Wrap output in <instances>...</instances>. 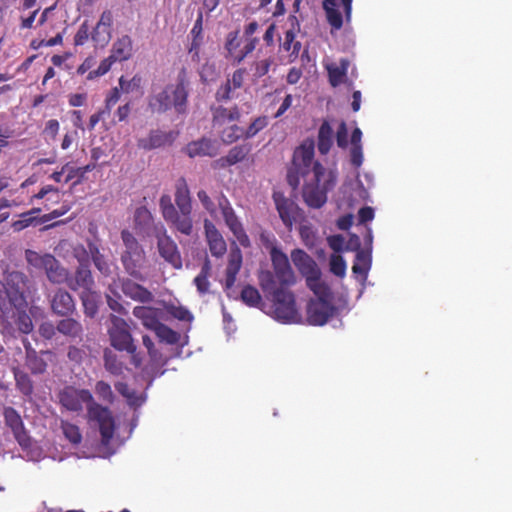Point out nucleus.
Returning a JSON list of instances; mask_svg holds the SVG:
<instances>
[{"label": "nucleus", "mask_w": 512, "mask_h": 512, "mask_svg": "<svg viewBox=\"0 0 512 512\" xmlns=\"http://www.w3.org/2000/svg\"><path fill=\"white\" fill-rule=\"evenodd\" d=\"M111 36H112L111 31H105V30H103V28L99 27L98 25H96L92 31V40L97 45H101V46L107 45V43L111 39Z\"/></svg>", "instance_id": "56"}, {"label": "nucleus", "mask_w": 512, "mask_h": 512, "mask_svg": "<svg viewBox=\"0 0 512 512\" xmlns=\"http://www.w3.org/2000/svg\"><path fill=\"white\" fill-rule=\"evenodd\" d=\"M118 282L126 297L140 301V303H150V301H153L151 291L145 288V286L135 283L129 278L119 279Z\"/></svg>", "instance_id": "25"}, {"label": "nucleus", "mask_w": 512, "mask_h": 512, "mask_svg": "<svg viewBox=\"0 0 512 512\" xmlns=\"http://www.w3.org/2000/svg\"><path fill=\"white\" fill-rule=\"evenodd\" d=\"M169 313L171 316H173L176 319L184 320V321H191L193 320V315L189 310L184 308V306H175L172 305L169 308Z\"/></svg>", "instance_id": "61"}, {"label": "nucleus", "mask_w": 512, "mask_h": 512, "mask_svg": "<svg viewBox=\"0 0 512 512\" xmlns=\"http://www.w3.org/2000/svg\"><path fill=\"white\" fill-rule=\"evenodd\" d=\"M2 416L6 427L13 433L14 439L19 445L22 447L28 446L31 439L19 412L12 406H5L2 411Z\"/></svg>", "instance_id": "17"}, {"label": "nucleus", "mask_w": 512, "mask_h": 512, "mask_svg": "<svg viewBox=\"0 0 512 512\" xmlns=\"http://www.w3.org/2000/svg\"><path fill=\"white\" fill-rule=\"evenodd\" d=\"M239 42V31L230 32L226 36L225 48L227 57H230L235 62V55L239 54L238 47Z\"/></svg>", "instance_id": "46"}, {"label": "nucleus", "mask_w": 512, "mask_h": 512, "mask_svg": "<svg viewBox=\"0 0 512 512\" xmlns=\"http://www.w3.org/2000/svg\"><path fill=\"white\" fill-rule=\"evenodd\" d=\"M61 428L66 439L74 445H78L83 439L82 433L77 425L71 424L68 421H62Z\"/></svg>", "instance_id": "44"}, {"label": "nucleus", "mask_w": 512, "mask_h": 512, "mask_svg": "<svg viewBox=\"0 0 512 512\" xmlns=\"http://www.w3.org/2000/svg\"><path fill=\"white\" fill-rule=\"evenodd\" d=\"M333 129L328 121H323L318 131V150L321 155H326L331 150L333 144Z\"/></svg>", "instance_id": "33"}, {"label": "nucleus", "mask_w": 512, "mask_h": 512, "mask_svg": "<svg viewBox=\"0 0 512 512\" xmlns=\"http://www.w3.org/2000/svg\"><path fill=\"white\" fill-rule=\"evenodd\" d=\"M89 40V25L87 22H82L79 26L75 36H74V45L83 46L85 42Z\"/></svg>", "instance_id": "59"}, {"label": "nucleus", "mask_w": 512, "mask_h": 512, "mask_svg": "<svg viewBox=\"0 0 512 512\" xmlns=\"http://www.w3.org/2000/svg\"><path fill=\"white\" fill-rule=\"evenodd\" d=\"M273 59L267 58L256 61L254 64V76L263 77L268 74L270 67L272 66Z\"/></svg>", "instance_id": "63"}, {"label": "nucleus", "mask_w": 512, "mask_h": 512, "mask_svg": "<svg viewBox=\"0 0 512 512\" xmlns=\"http://www.w3.org/2000/svg\"><path fill=\"white\" fill-rule=\"evenodd\" d=\"M187 69L181 68L176 79L175 85H168L159 93L152 95L148 105L155 113H165L171 107H174L177 113L183 114L187 109Z\"/></svg>", "instance_id": "4"}, {"label": "nucleus", "mask_w": 512, "mask_h": 512, "mask_svg": "<svg viewBox=\"0 0 512 512\" xmlns=\"http://www.w3.org/2000/svg\"><path fill=\"white\" fill-rule=\"evenodd\" d=\"M185 150L189 157H214L218 154V146L216 141L207 139V137H202L200 140L188 143Z\"/></svg>", "instance_id": "27"}, {"label": "nucleus", "mask_w": 512, "mask_h": 512, "mask_svg": "<svg viewBox=\"0 0 512 512\" xmlns=\"http://www.w3.org/2000/svg\"><path fill=\"white\" fill-rule=\"evenodd\" d=\"M242 136H245V130L238 126V124H232L229 127H226L221 132V138L224 143L230 144Z\"/></svg>", "instance_id": "45"}, {"label": "nucleus", "mask_w": 512, "mask_h": 512, "mask_svg": "<svg viewBox=\"0 0 512 512\" xmlns=\"http://www.w3.org/2000/svg\"><path fill=\"white\" fill-rule=\"evenodd\" d=\"M154 217L149 209L141 206L134 211V228L138 232L147 233L152 227L155 228Z\"/></svg>", "instance_id": "32"}, {"label": "nucleus", "mask_w": 512, "mask_h": 512, "mask_svg": "<svg viewBox=\"0 0 512 512\" xmlns=\"http://www.w3.org/2000/svg\"><path fill=\"white\" fill-rule=\"evenodd\" d=\"M134 317L141 320L147 329L156 331L159 324V310L151 306H135L133 310Z\"/></svg>", "instance_id": "29"}, {"label": "nucleus", "mask_w": 512, "mask_h": 512, "mask_svg": "<svg viewBox=\"0 0 512 512\" xmlns=\"http://www.w3.org/2000/svg\"><path fill=\"white\" fill-rule=\"evenodd\" d=\"M291 260L300 274L305 277L306 283L310 290L318 292L323 289L321 281V271L315 259L310 257L306 251L302 249H294L290 253Z\"/></svg>", "instance_id": "10"}, {"label": "nucleus", "mask_w": 512, "mask_h": 512, "mask_svg": "<svg viewBox=\"0 0 512 512\" xmlns=\"http://www.w3.org/2000/svg\"><path fill=\"white\" fill-rule=\"evenodd\" d=\"M218 206L221 209V214L224 218L226 225L232 231L234 236L243 246H249L251 244L250 238L246 234L242 222L236 215L230 201L227 196L221 194L218 197Z\"/></svg>", "instance_id": "16"}, {"label": "nucleus", "mask_w": 512, "mask_h": 512, "mask_svg": "<svg viewBox=\"0 0 512 512\" xmlns=\"http://www.w3.org/2000/svg\"><path fill=\"white\" fill-rule=\"evenodd\" d=\"M94 285L95 281L89 264L78 265L73 276L69 275L68 287L70 290L82 289L83 292H86L92 290Z\"/></svg>", "instance_id": "23"}, {"label": "nucleus", "mask_w": 512, "mask_h": 512, "mask_svg": "<svg viewBox=\"0 0 512 512\" xmlns=\"http://www.w3.org/2000/svg\"><path fill=\"white\" fill-rule=\"evenodd\" d=\"M59 402L62 407L70 412L83 411V405L87 406L89 401L92 400V393L86 388H77L72 385H67L60 389L57 394Z\"/></svg>", "instance_id": "15"}, {"label": "nucleus", "mask_w": 512, "mask_h": 512, "mask_svg": "<svg viewBox=\"0 0 512 512\" xmlns=\"http://www.w3.org/2000/svg\"><path fill=\"white\" fill-rule=\"evenodd\" d=\"M109 322L110 325L107 328V334L111 346L117 351L130 354L131 363L135 367L141 366L142 358L137 352V345L127 320L111 313Z\"/></svg>", "instance_id": "5"}, {"label": "nucleus", "mask_w": 512, "mask_h": 512, "mask_svg": "<svg viewBox=\"0 0 512 512\" xmlns=\"http://www.w3.org/2000/svg\"><path fill=\"white\" fill-rule=\"evenodd\" d=\"M270 257L273 265L274 282L278 286H291L295 283V275L291 269L288 256L277 248L272 246L270 249Z\"/></svg>", "instance_id": "13"}, {"label": "nucleus", "mask_w": 512, "mask_h": 512, "mask_svg": "<svg viewBox=\"0 0 512 512\" xmlns=\"http://www.w3.org/2000/svg\"><path fill=\"white\" fill-rule=\"evenodd\" d=\"M38 332L42 338L50 340L54 338L57 332L56 325L51 322H44L39 326Z\"/></svg>", "instance_id": "64"}, {"label": "nucleus", "mask_w": 512, "mask_h": 512, "mask_svg": "<svg viewBox=\"0 0 512 512\" xmlns=\"http://www.w3.org/2000/svg\"><path fill=\"white\" fill-rule=\"evenodd\" d=\"M286 178L292 189H297L303 179L302 200L312 209L324 207L329 192L337 184L335 169L326 168L315 160V141L312 139L295 148Z\"/></svg>", "instance_id": "1"}, {"label": "nucleus", "mask_w": 512, "mask_h": 512, "mask_svg": "<svg viewBox=\"0 0 512 512\" xmlns=\"http://www.w3.org/2000/svg\"><path fill=\"white\" fill-rule=\"evenodd\" d=\"M288 23L290 27L284 32V39L280 42V49L285 52H289L288 55V63L296 61L302 44L300 41L296 40L297 32L300 31V24L296 16H292V14L288 17Z\"/></svg>", "instance_id": "19"}, {"label": "nucleus", "mask_w": 512, "mask_h": 512, "mask_svg": "<svg viewBox=\"0 0 512 512\" xmlns=\"http://www.w3.org/2000/svg\"><path fill=\"white\" fill-rule=\"evenodd\" d=\"M336 143L340 148L348 147V128L344 121L340 123L336 130Z\"/></svg>", "instance_id": "60"}, {"label": "nucleus", "mask_w": 512, "mask_h": 512, "mask_svg": "<svg viewBox=\"0 0 512 512\" xmlns=\"http://www.w3.org/2000/svg\"><path fill=\"white\" fill-rule=\"evenodd\" d=\"M93 264L95 268L99 270L101 275L106 277L112 275V264L108 262L103 254H100L98 257H96Z\"/></svg>", "instance_id": "57"}, {"label": "nucleus", "mask_w": 512, "mask_h": 512, "mask_svg": "<svg viewBox=\"0 0 512 512\" xmlns=\"http://www.w3.org/2000/svg\"><path fill=\"white\" fill-rule=\"evenodd\" d=\"M330 270L331 272L338 276L343 277L346 272V262L341 255H331L330 256Z\"/></svg>", "instance_id": "53"}, {"label": "nucleus", "mask_w": 512, "mask_h": 512, "mask_svg": "<svg viewBox=\"0 0 512 512\" xmlns=\"http://www.w3.org/2000/svg\"><path fill=\"white\" fill-rule=\"evenodd\" d=\"M94 392L98 398L106 403H113L115 396L112 390V386L107 381L99 380L94 386Z\"/></svg>", "instance_id": "43"}, {"label": "nucleus", "mask_w": 512, "mask_h": 512, "mask_svg": "<svg viewBox=\"0 0 512 512\" xmlns=\"http://www.w3.org/2000/svg\"><path fill=\"white\" fill-rule=\"evenodd\" d=\"M213 114V123L215 125H222L227 122L237 121L240 118V112L237 106L232 108L226 107H213L211 108Z\"/></svg>", "instance_id": "34"}, {"label": "nucleus", "mask_w": 512, "mask_h": 512, "mask_svg": "<svg viewBox=\"0 0 512 512\" xmlns=\"http://www.w3.org/2000/svg\"><path fill=\"white\" fill-rule=\"evenodd\" d=\"M116 61L114 58H112V53L107 56L105 59L100 61L98 68L94 69L93 71L88 72L87 74V80H94L95 77L102 76L107 74L110 69L112 68L113 63Z\"/></svg>", "instance_id": "47"}, {"label": "nucleus", "mask_w": 512, "mask_h": 512, "mask_svg": "<svg viewBox=\"0 0 512 512\" xmlns=\"http://www.w3.org/2000/svg\"><path fill=\"white\" fill-rule=\"evenodd\" d=\"M245 43L242 46L241 50L238 51V54L235 55V62L240 63L243 61L244 57L248 54H251L254 49L257 47L259 39L257 38H245Z\"/></svg>", "instance_id": "54"}, {"label": "nucleus", "mask_w": 512, "mask_h": 512, "mask_svg": "<svg viewBox=\"0 0 512 512\" xmlns=\"http://www.w3.org/2000/svg\"><path fill=\"white\" fill-rule=\"evenodd\" d=\"M204 231L211 255L217 258L224 256L227 251V243L215 224L210 220H205Z\"/></svg>", "instance_id": "21"}, {"label": "nucleus", "mask_w": 512, "mask_h": 512, "mask_svg": "<svg viewBox=\"0 0 512 512\" xmlns=\"http://www.w3.org/2000/svg\"><path fill=\"white\" fill-rule=\"evenodd\" d=\"M155 237L157 238L159 255L171 264L174 269H181L182 258L180 251L175 241L168 235L165 225L160 223L158 227H155Z\"/></svg>", "instance_id": "14"}, {"label": "nucleus", "mask_w": 512, "mask_h": 512, "mask_svg": "<svg viewBox=\"0 0 512 512\" xmlns=\"http://www.w3.org/2000/svg\"><path fill=\"white\" fill-rule=\"evenodd\" d=\"M348 69L349 61L346 58L340 59L338 64H331L327 66L329 82L332 87L342 85L346 80Z\"/></svg>", "instance_id": "31"}, {"label": "nucleus", "mask_w": 512, "mask_h": 512, "mask_svg": "<svg viewBox=\"0 0 512 512\" xmlns=\"http://www.w3.org/2000/svg\"><path fill=\"white\" fill-rule=\"evenodd\" d=\"M111 54L117 62L127 61L133 54V40L127 34L115 40L111 46Z\"/></svg>", "instance_id": "28"}, {"label": "nucleus", "mask_w": 512, "mask_h": 512, "mask_svg": "<svg viewBox=\"0 0 512 512\" xmlns=\"http://www.w3.org/2000/svg\"><path fill=\"white\" fill-rule=\"evenodd\" d=\"M121 89L119 87H113L108 92L105 99V110L106 113L109 114L112 107L116 105V103L120 100L121 97Z\"/></svg>", "instance_id": "58"}, {"label": "nucleus", "mask_w": 512, "mask_h": 512, "mask_svg": "<svg viewBox=\"0 0 512 512\" xmlns=\"http://www.w3.org/2000/svg\"><path fill=\"white\" fill-rule=\"evenodd\" d=\"M25 258L31 266L36 269H43L50 282L54 284L68 285L69 271L61 265L55 256L50 254H38L37 251L26 250Z\"/></svg>", "instance_id": "9"}, {"label": "nucleus", "mask_w": 512, "mask_h": 512, "mask_svg": "<svg viewBox=\"0 0 512 512\" xmlns=\"http://www.w3.org/2000/svg\"><path fill=\"white\" fill-rule=\"evenodd\" d=\"M103 359L106 371L113 375L123 374L125 366L122 360L119 359L117 353L111 349H106L103 354Z\"/></svg>", "instance_id": "37"}, {"label": "nucleus", "mask_w": 512, "mask_h": 512, "mask_svg": "<svg viewBox=\"0 0 512 512\" xmlns=\"http://www.w3.org/2000/svg\"><path fill=\"white\" fill-rule=\"evenodd\" d=\"M259 283L272 302L271 316L280 323H293L299 317L296 299L289 286H278L271 271L262 272Z\"/></svg>", "instance_id": "3"}, {"label": "nucleus", "mask_w": 512, "mask_h": 512, "mask_svg": "<svg viewBox=\"0 0 512 512\" xmlns=\"http://www.w3.org/2000/svg\"><path fill=\"white\" fill-rule=\"evenodd\" d=\"M82 306L84 315L89 318H95L98 313V302L96 294L92 290L82 292L81 294Z\"/></svg>", "instance_id": "40"}, {"label": "nucleus", "mask_w": 512, "mask_h": 512, "mask_svg": "<svg viewBox=\"0 0 512 512\" xmlns=\"http://www.w3.org/2000/svg\"><path fill=\"white\" fill-rule=\"evenodd\" d=\"M269 124V119L267 116H258L255 120L251 122V124L244 130V137L251 138L259 131L263 130Z\"/></svg>", "instance_id": "49"}, {"label": "nucleus", "mask_w": 512, "mask_h": 512, "mask_svg": "<svg viewBox=\"0 0 512 512\" xmlns=\"http://www.w3.org/2000/svg\"><path fill=\"white\" fill-rule=\"evenodd\" d=\"M242 302L251 307H260L263 304V298L255 286L245 285L240 293Z\"/></svg>", "instance_id": "38"}, {"label": "nucleus", "mask_w": 512, "mask_h": 512, "mask_svg": "<svg viewBox=\"0 0 512 512\" xmlns=\"http://www.w3.org/2000/svg\"><path fill=\"white\" fill-rule=\"evenodd\" d=\"M232 91L233 87L231 86V82L226 80L225 83L216 90V101L221 102L232 99Z\"/></svg>", "instance_id": "62"}, {"label": "nucleus", "mask_w": 512, "mask_h": 512, "mask_svg": "<svg viewBox=\"0 0 512 512\" xmlns=\"http://www.w3.org/2000/svg\"><path fill=\"white\" fill-rule=\"evenodd\" d=\"M87 417L89 421L97 423L101 442L103 445H108L115 433V420L111 409L99 404L92 396V400L87 404Z\"/></svg>", "instance_id": "12"}, {"label": "nucleus", "mask_w": 512, "mask_h": 512, "mask_svg": "<svg viewBox=\"0 0 512 512\" xmlns=\"http://www.w3.org/2000/svg\"><path fill=\"white\" fill-rule=\"evenodd\" d=\"M155 333L161 341H164V343L170 345L177 344L181 338L180 333L170 329L169 326L161 322H159Z\"/></svg>", "instance_id": "42"}, {"label": "nucleus", "mask_w": 512, "mask_h": 512, "mask_svg": "<svg viewBox=\"0 0 512 512\" xmlns=\"http://www.w3.org/2000/svg\"><path fill=\"white\" fill-rule=\"evenodd\" d=\"M243 256L238 246L231 249L226 266L225 289H232L241 269Z\"/></svg>", "instance_id": "26"}, {"label": "nucleus", "mask_w": 512, "mask_h": 512, "mask_svg": "<svg viewBox=\"0 0 512 512\" xmlns=\"http://www.w3.org/2000/svg\"><path fill=\"white\" fill-rule=\"evenodd\" d=\"M174 132H163L160 129H152L147 137L138 140V147L145 150H153L164 147L166 144H172L175 140Z\"/></svg>", "instance_id": "24"}, {"label": "nucleus", "mask_w": 512, "mask_h": 512, "mask_svg": "<svg viewBox=\"0 0 512 512\" xmlns=\"http://www.w3.org/2000/svg\"><path fill=\"white\" fill-rule=\"evenodd\" d=\"M251 148L252 147L250 143L237 144L228 150L227 155L221 156L216 161H214L213 167L225 169L227 167H231V165L243 162L249 155Z\"/></svg>", "instance_id": "22"}, {"label": "nucleus", "mask_w": 512, "mask_h": 512, "mask_svg": "<svg viewBox=\"0 0 512 512\" xmlns=\"http://www.w3.org/2000/svg\"><path fill=\"white\" fill-rule=\"evenodd\" d=\"M122 243L125 250L121 255V262L129 276L142 279L141 267L145 260V252L132 232L127 229L121 232Z\"/></svg>", "instance_id": "8"}, {"label": "nucleus", "mask_w": 512, "mask_h": 512, "mask_svg": "<svg viewBox=\"0 0 512 512\" xmlns=\"http://www.w3.org/2000/svg\"><path fill=\"white\" fill-rule=\"evenodd\" d=\"M211 269V261L206 257L198 276L194 278V284L200 295H205V293L210 291L211 283L209 282V277L211 276Z\"/></svg>", "instance_id": "35"}, {"label": "nucleus", "mask_w": 512, "mask_h": 512, "mask_svg": "<svg viewBox=\"0 0 512 512\" xmlns=\"http://www.w3.org/2000/svg\"><path fill=\"white\" fill-rule=\"evenodd\" d=\"M117 288V281H113V283H111L108 286V292L106 294V303L112 311L117 312L119 314H127L128 311L120 301L121 296Z\"/></svg>", "instance_id": "36"}, {"label": "nucleus", "mask_w": 512, "mask_h": 512, "mask_svg": "<svg viewBox=\"0 0 512 512\" xmlns=\"http://www.w3.org/2000/svg\"><path fill=\"white\" fill-rule=\"evenodd\" d=\"M87 417L89 421L97 423L101 442L103 445H108L115 433V420L111 409L99 404L92 396V400L87 404Z\"/></svg>", "instance_id": "11"}, {"label": "nucleus", "mask_w": 512, "mask_h": 512, "mask_svg": "<svg viewBox=\"0 0 512 512\" xmlns=\"http://www.w3.org/2000/svg\"><path fill=\"white\" fill-rule=\"evenodd\" d=\"M115 388L117 392L122 395V397L126 398L130 405H136L137 397L135 391L131 390L127 383H123V381H117Z\"/></svg>", "instance_id": "55"}, {"label": "nucleus", "mask_w": 512, "mask_h": 512, "mask_svg": "<svg viewBox=\"0 0 512 512\" xmlns=\"http://www.w3.org/2000/svg\"><path fill=\"white\" fill-rule=\"evenodd\" d=\"M273 201L281 221L287 229L291 230L293 224L296 223L301 216L300 207L296 202L291 200V198L285 197V195L281 193H274Z\"/></svg>", "instance_id": "18"}, {"label": "nucleus", "mask_w": 512, "mask_h": 512, "mask_svg": "<svg viewBox=\"0 0 512 512\" xmlns=\"http://www.w3.org/2000/svg\"><path fill=\"white\" fill-rule=\"evenodd\" d=\"M118 84L120 86V90L122 93H132V91L138 90L141 88V77L138 74H135L132 79L127 80L124 76H121L118 80Z\"/></svg>", "instance_id": "48"}, {"label": "nucleus", "mask_w": 512, "mask_h": 512, "mask_svg": "<svg viewBox=\"0 0 512 512\" xmlns=\"http://www.w3.org/2000/svg\"><path fill=\"white\" fill-rule=\"evenodd\" d=\"M25 365L33 374H43L48 367L46 360L37 351H30V357H25Z\"/></svg>", "instance_id": "39"}, {"label": "nucleus", "mask_w": 512, "mask_h": 512, "mask_svg": "<svg viewBox=\"0 0 512 512\" xmlns=\"http://www.w3.org/2000/svg\"><path fill=\"white\" fill-rule=\"evenodd\" d=\"M322 286L324 290L320 289L318 292H314L317 298L310 299L307 304V322L310 325H325L337 312V308L331 303V289L324 282H322Z\"/></svg>", "instance_id": "7"}, {"label": "nucleus", "mask_w": 512, "mask_h": 512, "mask_svg": "<svg viewBox=\"0 0 512 512\" xmlns=\"http://www.w3.org/2000/svg\"><path fill=\"white\" fill-rule=\"evenodd\" d=\"M50 303L53 313L60 317L71 316L76 310V304L72 295L63 289H58L54 292Z\"/></svg>", "instance_id": "20"}, {"label": "nucleus", "mask_w": 512, "mask_h": 512, "mask_svg": "<svg viewBox=\"0 0 512 512\" xmlns=\"http://www.w3.org/2000/svg\"><path fill=\"white\" fill-rule=\"evenodd\" d=\"M56 329L59 333L69 338H82L83 335V325L77 319L70 316L60 319Z\"/></svg>", "instance_id": "30"}, {"label": "nucleus", "mask_w": 512, "mask_h": 512, "mask_svg": "<svg viewBox=\"0 0 512 512\" xmlns=\"http://www.w3.org/2000/svg\"><path fill=\"white\" fill-rule=\"evenodd\" d=\"M15 324L19 332L29 334L33 331L34 326L32 319L25 311L18 312V316L15 320Z\"/></svg>", "instance_id": "50"}, {"label": "nucleus", "mask_w": 512, "mask_h": 512, "mask_svg": "<svg viewBox=\"0 0 512 512\" xmlns=\"http://www.w3.org/2000/svg\"><path fill=\"white\" fill-rule=\"evenodd\" d=\"M159 209L171 230L184 236L194 231L193 200L185 177L177 179L174 187V203L169 194L159 198Z\"/></svg>", "instance_id": "2"}, {"label": "nucleus", "mask_w": 512, "mask_h": 512, "mask_svg": "<svg viewBox=\"0 0 512 512\" xmlns=\"http://www.w3.org/2000/svg\"><path fill=\"white\" fill-rule=\"evenodd\" d=\"M14 378L18 391L26 397H30L33 393V383L28 374L23 371L15 370Z\"/></svg>", "instance_id": "41"}, {"label": "nucleus", "mask_w": 512, "mask_h": 512, "mask_svg": "<svg viewBox=\"0 0 512 512\" xmlns=\"http://www.w3.org/2000/svg\"><path fill=\"white\" fill-rule=\"evenodd\" d=\"M198 201L202 204V207L204 210L209 212L211 216L216 215L217 212V206L214 201H212L210 195L207 193L206 190L200 189L197 192Z\"/></svg>", "instance_id": "51"}, {"label": "nucleus", "mask_w": 512, "mask_h": 512, "mask_svg": "<svg viewBox=\"0 0 512 512\" xmlns=\"http://www.w3.org/2000/svg\"><path fill=\"white\" fill-rule=\"evenodd\" d=\"M325 12L332 28L340 29L343 26V17L337 8H334V6H325Z\"/></svg>", "instance_id": "52"}, {"label": "nucleus", "mask_w": 512, "mask_h": 512, "mask_svg": "<svg viewBox=\"0 0 512 512\" xmlns=\"http://www.w3.org/2000/svg\"><path fill=\"white\" fill-rule=\"evenodd\" d=\"M25 284L26 277L20 271L8 272L0 281V309L3 313L25 306Z\"/></svg>", "instance_id": "6"}]
</instances>
